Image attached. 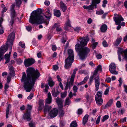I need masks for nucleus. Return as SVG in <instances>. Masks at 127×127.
Wrapping results in <instances>:
<instances>
[{"label":"nucleus","mask_w":127,"mask_h":127,"mask_svg":"<svg viewBox=\"0 0 127 127\" xmlns=\"http://www.w3.org/2000/svg\"><path fill=\"white\" fill-rule=\"evenodd\" d=\"M26 72L27 75L25 72L23 73L21 81L24 82L23 86L24 89L27 92H30L40 74L38 70L31 67L28 68Z\"/></svg>","instance_id":"nucleus-1"},{"label":"nucleus","mask_w":127,"mask_h":127,"mask_svg":"<svg viewBox=\"0 0 127 127\" xmlns=\"http://www.w3.org/2000/svg\"><path fill=\"white\" fill-rule=\"evenodd\" d=\"M80 44L77 43L75 45V49L78 52V55L80 58L81 60L84 59L87 57L88 54L90 52V49L86 47H84L86 45L87 42L89 41V38L87 37L86 39L81 38L80 39Z\"/></svg>","instance_id":"nucleus-2"},{"label":"nucleus","mask_w":127,"mask_h":127,"mask_svg":"<svg viewBox=\"0 0 127 127\" xmlns=\"http://www.w3.org/2000/svg\"><path fill=\"white\" fill-rule=\"evenodd\" d=\"M42 10L41 9H38L36 11H33L31 13V15L30 17L29 22L32 24L36 23L40 24L44 23L47 25L49 21L47 23L44 19V18L41 15Z\"/></svg>","instance_id":"nucleus-3"},{"label":"nucleus","mask_w":127,"mask_h":127,"mask_svg":"<svg viewBox=\"0 0 127 127\" xmlns=\"http://www.w3.org/2000/svg\"><path fill=\"white\" fill-rule=\"evenodd\" d=\"M15 36L14 32L10 33L8 37L6 45L3 46L0 48V61L4 59V54L8 49V47H10V49L12 50Z\"/></svg>","instance_id":"nucleus-4"},{"label":"nucleus","mask_w":127,"mask_h":127,"mask_svg":"<svg viewBox=\"0 0 127 127\" xmlns=\"http://www.w3.org/2000/svg\"><path fill=\"white\" fill-rule=\"evenodd\" d=\"M68 53L69 56L65 60V67L66 69H68L71 66L72 63L73 62L74 59L73 52L72 50L71 49H68Z\"/></svg>","instance_id":"nucleus-5"},{"label":"nucleus","mask_w":127,"mask_h":127,"mask_svg":"<svg viewBox=\"0 0 127 127\" xmlns=\"http://www.w3.org/2000/svg\"><path fill=\"white\" fill-rule=\"evenodd\" d=\"M15 5V4H13L11 7V20L9 22L10 23L11 26H12L14 23L16 19H17L20 22V19L19 18L17 17V14L14 9Z\"/></svg>","instance_id":"nucleus-6"},{"label":"nucleus","mask_w":127,"mask_h":127,"mask_svg":"<svg viewBox=\"0 0 127 127\" xmlns=\"http://www.w3.org/2000/svg\"><path fill=\"white\" fill-rule=\"evenodd\" d=\"M32 107L31 106L28 105L27 107V111L26 113L24 114L23 117V118L27 121H30L31 119V110Z\"/></svg>","instance_id":"nucleus-7"},{"label":"nucleus","mask_w":127,"mask_h":127,"mask_svg":"<svg viewBox=\"0 0 127 127\" xmlns=\"http://www.w3.org/2000/svg\"><path fill=\"white\" fill-rule=\"evenodd\" d=\"M35 60L32 58L25 59L24 61V64L26 67H29L33 64L35 62Z\"/></svg>","instance_id":"nucleus-8"},{"label":"nucleus","mask_w":127,"mask_h":127,"mask_svg":"<svg viewBox=\"0 0 127 127\" xmlns=\"http://www.w3.org/2000/svg\"><path fill=\"white\" fill-rule=\"evenodd\" d=\"M123 21V18L121 16H120L119 17H115L114 18V21L115 22V24L118 25L117 28V30H119L121 28V26L120 25L121 22Z\"/></svg>","instance_id":"nucleus-9"},{"label":"nucleus","mask_w":127,"mask_h":127,"mask_svg":"<svg viewBox=\"0 0 127 127\" xmlns=\"http://www.w3.org/2000/svg\"><path fill=\"white\" fill-rule=\"evenodd\" d=\"M115 65L114 63H111L110 65L109 70L110 72L112 74H116L117 72L115 71Z\"/></svg>","instance_id":"nucleus-10"},{"label":"nucleus","mask_w":127,"mask_h":127,"mask_svg":"<svg viewBox=\"0 0 127 127\" xmlns=\"http://www.w3.org/2000/svg\"><path fill=\"white\" fill-rule=\"evenodd\" d=\"M95 83V90L96 91H97L99 88L100 81L98 75L97 76L94 78Z\"/></svg>","instance_id":"nucleus-11"},{"label":"nucleus","mask_w":127,"mask_h":127,"mask_svg":"<svg viewBox=\"0 0 127 127\" xmlns=\"http://www.w3.org/2000/svg\"><path fill=\"white\" fill-rule=\"evenodd\" d=\"M58 113V110L56 108L52 109L49 114V116L51 118H54L56 116Z\"/></svg>","instance_id":"nucleus-12"},{"label":"nucleus","mask_w":127,"mask_h":127,"mask_svg":"<svg viewBox=\"0 0 127 127\" xmlns=\"http://www.w3.org/2000/svg\"><path fill=\"white\" fill-rule=\"evenodd\" d=\"M100 0H92V4L88 6V9L90 10H93L94 7V4L99 3L100 2Z\"/></svg>","instance_id":"nucleus-13"},{"label":"nucleus","mask_w":127,"mask_h":127,"mask_svg":"<svg viewBox=\"0 0 127 127\" xmlns=\"http://www.w3.org/2000/svg\"><path fill=\"white\" fill-rule=\"evenodd\" d=\"M77 70V68H75L73 71V74H72L70 79V82L72 84H73L74 83V79L75 77V75L76 73V72Z\"/></svg>","instance_id":"nucleus-14"},{"label":"nucleus","mask_w":127,"mask_h":127,"mask_svg":"<svg viewBox=\"0 0 127 127\" xmlns=\"http://www.w3.org/2000/svg\"><path fill=\"white\" fill-rule=\"evenodd\" d=\"M52 97L51 93L49 92L48 94V98L45 100L46 103L50 104L51 102Z\"/></svg>","instance_id":"nucleus-15"},{"label":"nucleus","mask_w":127,"mask_h":127,"mask_svg":"<svg viewBox=\"0 0 127 127\" xmlns=\"http://www.w3.org/2000/svg\"><path fill=\"white\" fill-rule=\"evenodd\" d=\"M60 5L63 11L64 12H65L67 9V7L66 5L62 1H61L60 2Z\"/></svg>","instance_id":"nucleus-16"},{"label":"nucleus","mask_w":127,"mask_h":127,"mask_svg":"<svg viewBox=\"0 0 127 127\" xmlns=\"http://www.w3.org/2000/svg\"><path fill=\"white\" fill-rule=\"evenodd\" d=\"M123 53L124 54L122 55L123 59L127 62V49H126L125 50H123ZM125 67L127 69V64H126Z\"/></svg>","instance_id":"nucleus-17"},{"label":"nucleus","mask_w":127,"mask_h":127,"mask_svg":"<svg viewBox=\"0 0 127 127\" xmlns=\"http://www.w3.org/2000/svg\"><path fill=\"white\" fill-rule=\"evenodd\" d=\"M9 70L10 71L9 74L11 76L14 77L15 75V71L14 70L13 67V66L9 67Z\"/></svg>","instance_id":"nucleus-18"},{"label":"nucleus","mask_w":127,"mask_h":127,"mask_svg":"<svg viewBox=\"0 0 127 127\" xmlns=\"http://www.w3.org/2000/svg\"><path fill=\"white\" fill-rule=\"evenodd\" d=\"M102 71V69L101 66L100 65H99L97 67L96 69L95 70L94 72V75H95V73L97 75L98 71H100L101 72Z\"/></svg>","instance_id":"nucleus-19"},{"label":"nucleus","mask_w":127,"mask_h":127,"mask_svg":"<svg viewBox=\"0 0 127 127\" xmlns=\"http://www.w3.org/2000/svg\"><path fill=\"white\" fill-rule=\"evenodd\" d=\"M95 100L97 104L98 105L100 106L102 105L103 102V99L101 98H95Z\"/></svg>","instance_id":"nucleus-20"},{"label":"nucleus","mask_w":127,"mask_h":127,"mask_svg":"<svg viewBox=\"0 0 127 127\" xmlns=\"http://www.w3.org/2000/svg\"><path fill=\"white\" fill-rule=\"evenodd\" d=\"M54 15L57 17H59L60 16L61 13L59 10L54 9Z\"/></svg>","instance_id":"nucleus-21"},{"label":"nucleus","mask_w":127,"mask_h":127,"mask_svg":"<svg viewBox=\"0 0 127 127\" xmlns=\"http://www.w3.org/2000/svg\"><path fill=\"white\" fill-rule=\"evenodd\" d=\"M89 115L87 114L86 115L83 119L82 123L84 125H85L87 122L88 120Z\"/></svg>","instance_id":"nucleus-22"},{"label":"nucleus","mask_w":127,"mask_h":127,"mask_svg":"<svg viewBox=\"0 0 127 127\" xmlns=\"http://www.w3.org/2000/svg\"><path fill=\"white\" fill-rule=\"evenodd\" d=\"M59 93V92L58 91L57 89V90L56 92L55 91V89H54L52 91V95L54 97H56Z\"/></svg>","instance_id":"nucleus-23"},{"label":"nucleus","mask_w":127,"mask_h":127,"mask_svg":"<svg viewBox=\"0 0 127 127\" xmlns=\"http://www.w3.org/2000/svg\"><path fill=\"white\" fill-rule=\"evenodd\" d=\"M52 107L50 106H49L45 104L44 107V113H46L49 111V110L51 109Z\"/></svg>","instance_id":"nucleus-24"},{"label":"nucleus","mask_w":127,"mask_h":127,"mask_svg":"<svg viewBox=\"0 0 127 127\" xmlns=\"http://www.w3.org/2000/svg\"><path fill=\"white\" fill-rule=\"evenodd\" d=\"M44 101L41 100H40L39 101V106L38 107V110H42L44 107Z\"/></svg>","instance_id":"nucleus-25"},{"label":"nucleus","mask_w":127,"mask_h":127,"mask_svg":"<svg viewBox=\"0 0 127 127\" xmlns=\"http://www.w3.org/2000/svg\"><path fill=\"white\" fill-rule=\"evenodd\" d=\"M107 29V26L105 24L102 25L100 28V30L101 32H106Z\"/></svg>","instance_id":"nucleus-26"},{"label":"nucleus","mask_w":127,"mask_h":127,"mask_svg":"<svg viewBox=\"0 0 127 127\" xmlns=\"http://www.w3.org/2000/svg\"><path fill=\"white\" fill-rule=\"evenodd\" d=\"M48 84L49 86L51 87H52L54 85V82L53 81L51 77L49 78L48 80Z\"/></svg>","instance_id":"nucleus-27"},{"label":"nucleus","mask_w":127,"mask_h":127,"mask_svg":"<svg viewBox=\"0 0 127 127\" xmlns=\"http://www.w3.org/2000/svg\"><path fill=\"white\" fill-rule=\"evenodd\" d=\"M122 39V38L121 37L117 38L114 43V45L115 46H118L121 42Z\"/></svg>","instance_id":"nucleus-28"},{"label":"nucleus","mask_w":127,"mask_h":127,"mask_svg":"<svg viewBox=\"0 0 127 127\" xmlns=\"http://www.w3.org/2000/svg\"><path fill=\"white\" fill-rule=\"evenodd\" d=\"M102 92H103L102 91L97 92V94L95 95V98L97 97L98 98H101L102 97Z\"/></svg>","instance_id":"nucleus-29"},{"label":"nucleus","mask_w":127,"mask_h":127,"mask_svg":"<svg viewBox=\"0 0 127 127\" xmlns=\"http://www.w3.org/2000/svg\"><path fill=\"white\" fill-rule=\"evenodd\" d=\"M4 58L6 61L5 63V64H6L9 63L10 60V56L7 54H6L4 56Z\"/></svg>","instance_id":"nucleus-30"},{"label":"nucleus","mask_w":127,"mask_h":127,"mask_svg":"<svg viewBox=\"0 0 127 127\" xmlns=\"http://www.w3.org/2000/svg\"><path fill=\"white\" fill-rule=\"evenodd\" d=\"M113 99H111L109 100L107 104L105 105L104 109H106L107 107L110 106L113 103Z\"/></svg>","instance_id":"nucleus-31"},{"label":"nucleus","mask_w":127,"mask_h":127,"mask_svg":"<svg viewBox=\"0 0 127 127\" xmlns=\"http://www.w3.org/2000/svg\"><path fill=\"white\" fill-rule=\"evenodd\" d=\"M11 107V105L10 104H8V106L7 108L6 112V117L7 118L8 117L9 111Z\"/></svg>","instance_id":"nucleus-32"},{"label":"nucleus","mask_w":127,"mask_h":127,"mask_svg":"<svg viewBox=\"0 0 127 127\" xmlns=\"http://www.w3.org/2000/svg\"><path fill=\"white\" fill-rule=\"evenodd\" d=\"M27 0H24V2L25 3L27 1ZM16 5V6L19 7L20 6L22 3L21 0H15Z\"/></svg>","instance_id":"nucleus-33"},{"label":"nucleus","mask_w":127,"mask_h":127,"mask_svg":"<svg viewBox=\"0 0 127 127\" xmlns=\"http://www.w3.org/2000/svg\"><path fill=\"white\" fill-rule=\"evenodd\" d=\"M46 14L47 16H45V17L48 19L49 21L51 17V15L50 12V11L49 10H48V11L46 12Z\"/></svg>","instance_id":"nucleus-34"},{"label":"nucleus","mask_w":127,"mask_h":127,"mask_svg":"<svg viewBox=\"0 0 127 127\" xmlns=\"http://www.w3.org/2000/svg\"><path fill=\"white\" fill-rule=\"evenodd\" d=\"M77 124L76 121H74L72 122L70 125V127H77Z\"/></svg>","instance_id":"nucleus-35"},{"label":"nucleus","mask_w":127,"mask_h":127,"mask_svg":"<svg viewBox=\"0 0 127 127\" xmlns=\"http://www.w3.org/2000/svg\"><path fill=\"white\" fill-rule=\"evenodd\" d=\"M56 101L57 104H62L63 102L62 99L58 97L56 98Z\"/></svg>","instance_id":"nucleus-36"},{"label":"nucleus","mask_w":127,"mask_h":127,"mask_svg":"<svg viewBox=\"0 0 127 127\" xmlns=\"http://www.w3.org/2000/svg\"><path fill=\"white\" fill-rule=\"evenodd\" d=\"M70 82L71 81L70 80V81L69 82L68 80L67 82L66 85V86L65 88L64 89V90L65 91H66L67 90L68 88V87H69L68 86H69V85L70 84H71L72 85H73V84H72Z\"/></svg>","instance_id":"nucleus-37"},{"label":"nucleus","mask_w":127,"mask_h":127,"mask_svg":"<svg viewBox=\"0 0 127 127\" xmlns=\"http://www.w3.org/2000/svg\"><path fill=\"white\" fill-rule=\"evenodd\" d=\"M123 53V49L122 48H119L118 51V54L122 55Z\"/></svg>","instance_id":"nucleus-38"},{"label":"nucleus","mask_w":127,"mask_h":127,"mask_svg":"<svg viewBox=\"0 0 127 127\" xmlns=\"http://www.w3.org/2000/svg\"><path fill=\"white\" fill-rule=\"evenodd\" d=\"M67 92L65 91L64 93H62L61 94V97L62 98H64L66 97L67 95Z\"/></svg>","instance_id":"nucleus-39"},{"label":"nucleus","mask_w":127,"mask_h":127,"mask_svg":"<svg viewBox=\"0 0 127 127\" xmlns=\"http://www.w3.org/2000/svg\"><path fill=\"white\" fill-rule=\"evenodd\" d=\"M70 99L69 98H67L65 100V104L66 105H69L70 103Z\"/></svg>","instance_id":"nucleus-40"},{"label":"nucleus","mask_w":127,"mask_h":127,"mask_svg":"<svg viewBox=\"0 0 127 127\" xmlns=\"http://www.w3.org/2000/svg\"><path fill=\"white\" fill-rule=\"evenodd\" d=\"M98 44V42H96L95 43H93L92 45V48L93 49H94L95 48L97 45Z\"/></svg>","instance_id":"nucleus-41"},{"label":"nucleus","mask_w":127,"mask_h":127,"mask_svg":"<svg viewBox=\"0 0 127 127\" xmlns=\"http://www.w3.org/2000/svg\"><path fill=\"white\" fill-rule=\"evenodd\" d=\"M16 61L18 64H20L23 62L22 60L20 58L17 59Z\"/></svg>","instance_id":"nucleus-42"},{"label":"nucleus","mask_w":127,"mask_h":127,"mask_svg":"<svg viewBox=\"0 0 127 127\" xmlns=\"http://www.w3.org/2000/svg\"><path fill=\"white\" fill-rule=\"evenodd\" d=\"M96 13L97 14L101 15L104 13V12L103 10L100 9L99 11H96Z\"/></svg>","instance_id":"nucleus-43"},{"label":"nucleus","mask_w":127,"mask_h":127,"mask_svg":"<svg viewBox=\"0 0 127 127\" xmlns=\"http://www.w3.org/2000/svg\"><path fill=\"white\" fill-rule=\"evenodd\" d=\"M109 117V116L108 115H105L104 116L103 118V119L102 120V122H104L106 119H107Z\"/></svg>","instance_id":"nucleus-44"},{"label":"nucleus","mask_w":127,"mask_h":127,"mask_svg":"<svg viewBox=\"0 0 127 127\" xmlns=\"http://www.w3.org/2000/svg\"><path fill=\"white\" fill-rule=\"evenodd\" d=\"M73 89L74 92V93H76L77 91L78 88L76 86L74 85Z\"/></svg>","instance_id":"nucleus-45"},{"label":"nucleus","mask_w":127,"mask_h":127,"mask_svg":"<svg viewBox=\"0 0 127 127\" xmlns=\"http://www.w3.org/2000/svg\"><path fill=\"white\" fill-rule=\"evenodd\" d=\"M95 75H94V73H93V76H91L90 77V80L91 81H93V79L94 78H94L96 76H97V75L95 73Z\"/></svg>","instance_id":"nucleus-46"},{"label":"nucleus","mask_w":127,"mask_h":127,"mask_svg":"<svg viewBox=\"0 0 127 127\" xmlns=\"http://www.w3.org/2000/svg\"><path fill=\"white\" fill-rule=\"evenodd\" d=\"M102 44L105 47H107L108 46V44L106 42L105 40H104L103 41Z\"/></svg>","instance_id":"nucleus-47"},{"label":"nucleus","mask_w":127,"mask_h":127,"mask_svg":"<svg viewBox=\"0 0 127 127\" xmlns=\"http://www.w3.org/2000/svg\"><path fill=\"white\" fill-rule=\"evenodd\" d=\"M103 3L102 6L103 7H105L106 6V5L105 4H106L107 3V1L106 0H104L103 1Z\"/></svg>","instance_id":"nucleus-48"},{"label":"nucleus","mask_w":127,"mask_h":127,"mask_svg":"<svg viewBox=\"0 0 127 127\" xmlns=\"http://www.w3.org/2000/svg\"><path fill=\"white\" fill-rule=\"evenodd\" d=\"M19 46H21L23 48H24L25 47V44H22L21 42H20L19 43Z\"/></svg>","instance_id":"nucleus-49"},{"label":"nucleus","mask_w":127,"mask_h":127,"mask_svg":"<svg viewBox=\"0 0 127 127\" xmlns=\"http://www.w3.org/2000/svg\"><path fill=\"white\" fill-rule=\"evenodd\" d=\"M109 91V88H108L107 89L105 90V91L104 92V94L105 95H107Z\"/></svg>","instance_id":"nucleus-50"},{"label":"nucleus","mask_w":127,"mask_h":127,"mask_svg":"<svg viewBox=\"0 0 127 127\" xmlns=\"http://www.w3.org/2000/svg\"><path fill=\"white\" fill-rule=\"evenodd\" d=\"M29 126L30 127H35V124L32 122L29 123Z\"/></svg>","instance_id":"nucleus-51"},{"label":"nucleus","mask_w":127,"mask_h":127,"mask_svg":"<svg viewBox=\"0 0 127 127\" xmlns=\"http://www.w3.org/2000/svg\"><path fill=\"white\" fill-rule=\"evenodd\" d=\"M60 111L59 113L60 115L61 116H63L64 114V111L62 110H60Z\"/></svg>","instance_id":"nucleus-52"},{"label":"nucleus","mask_w":127,"mask_h":127,"mask_svg":"<svg viewBox=\"0 0 127 127\" xmlns=\"http://www.w3.org/2000/svg\"><path fill=\"white\" fill-rule=\"evenodd\" d=\"M121 103L120 101H117L116 103L117 106L118 108H119L121 106Z\"/></svg>","instance_id":"nucleus-53"},{"label":"nucleus","mask_w":127,"mask_h":127,"mask_svg":"<svg viewBox=\"0 0 127 127\" xmlns=\"http://www.w3.org/2000/svg\"><path fill=\"white\" fill-rule=\"evenodd\" d=\"M100 116H99L98 117V118H97V120H96V124H98L99 123L100 120Z\"/></svg>","instance_id":"nucleus-54"},{"label":"nucleus","mask_w":127,"mask_h":127,"mask_svg":"<svg viewBox=\"0 0 127 127\" xmlns=\"http://www.w3.org/2000/svg\"><path fill=\"white\" fill-rule=\"evenodd\" d=\"M9 86L7 84H5V86L4 87V89H5V92H6V91L7 90V89L9 87Z\"/></svg>","instance_id":"nucleus-55"},{"label":"nucleus","mask_w":127,"mask_h":127,"mask_svg":"<svg viewBox=\"0 0 127 127\" xmlns=\"http://www.w3.org/2000/svg\"><path fill=\"white\" fill-rule=\"evenodd\" d=\"M58 68L57 65H53V69L55 70H57Z\"/></svg>","instance_id":"nucleus-56"},{"label":"nucleus","mask_w":127,"mask_h":127,"mask_svg":"<svg viewBox=\"0 0 127 127\" xmlns=\"http://www.w3.org/2000/svg\"><path fill=\"white\" fill-rule=\"evenodd\" d=\"M33 97V94L32 93H31L30 94L29 96L27 97V99L28 100L31 99H32Z\"/></svg>","instance_id":"nucleus-57"},{"label":"nucleus","mask_w":127,"mask_h":127,"mask_svg":"<svg viewBox=\"0 0 127 127\" xmlns=\"http://www.w3.org/2000/svg\"><path fill=\"white\" fill-rule=\"evenodd\" d=\"M11 77L10 75H8L7 78V83H9L11 80Z\"/></svg>","instance_id":"nucleus-58"},{"label":"nucleus","mask_w":127,"mask_h":127,"mask_svg":"<svg viewBox=\"0 0 127 127\" xmlns=\"http://www.w3.org/2000/svg\"><path fill=\"white\" fill-rule=\"evenodd\" d=\"M66 25L67 26L69 27H71L70 24V21L69 19H68V21L66 23Z\"/></svg>","instance_id":"nucleus-59"},{"label":"nucleus","mask_w":127,"mask_h":127,"mask_svg":"<svg viewBox=\"0 0 127 127\" xmlns=\"http://www.w3.org/2000/svg\"><path fill=\"white\" fill-rule=\"evenodd\" d=\"M82 112V110L81 109H79L78 110V114H81Z\"/></svg>","instance_id":"nucleus-60"},{"label":"nucleus","mask_w":127,"mask_h":127,"mask_svg":"<svg viewBox=\"0 0 127 127\" xmlns=\"http://www.w3.org/2000/svg\"><path fill=\"white\" fill-rule=\"evenodd\" d=\"M58 105L59 107V109H60V110H62V109L63 107V106L62 105V104H58Z\"/></svg>","instance_id":"nucleus-61"},{"label":"nucleus","mask_w":127,"mask_h":127,"mask_svg":"<svg viewBox=\"0 0 127 127\" xmlns=\"http://www.w3.org/2000/svg\"><path fill=\"white\" fill-rule=\"evenodd\" d=\"M75 31L78 32L80 31V29L79 27H76L74 29Z\"/></svg>","instance_id":"nucleus-62"},{"label":"nucleus","mask_w":127,"mask_h":127,"mask_svg":"<svg viewBox=\"0 0 127 127\" xmlns=\"http://www.w3.org/2000/svg\"><path fill=\"white\" fill-rule=\"evenodd\" d=\"M66 41V40L65 39V38L64 37H63L62 38V39L61 40V42L62 43L64 44Z\"/></svg>","instance_id":"nucleus-63"},{"label":"nucleus","mask_w":127,"mask_h":127,"mask_svg":"<svg viewBox=\"0 0 127 127\" xmlns=\"http://www.w3.org/2000/svg\"><path fill=\"white\" fill-rule=\"evenodd\" d=\"M124 91L126 93H127V86L125 85H124Z\"/></svg>","instance_id":"nucleus-64"}]
</instances>
